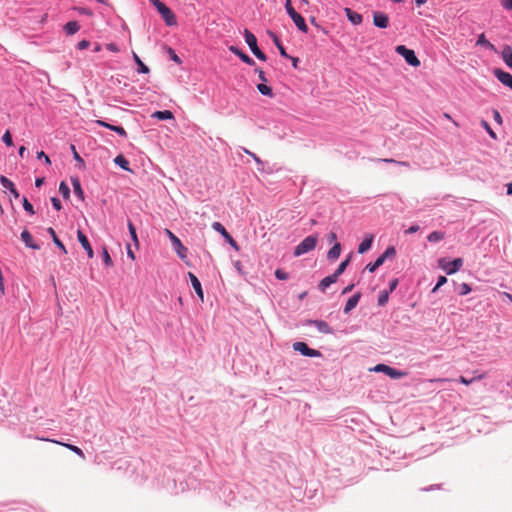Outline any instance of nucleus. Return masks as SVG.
Listing matches in <instances>:
<instances>
[{"label":"nucleus","mask_w":512,"mask_h":512,"mask_svg":"<svg viewBox=\"0 0 512 512\" xmlns=\"http://www.w3.org/2000/svg\"><path fill=\"white\" fill-rule=\"evenodd\" d=\"M114 163L121 167L123 170L132 172V170L129 168L128 160L122 154H119L114 158Z\"/></svg>","instance_id":"obj_27"},{"label":"nucleus","mask_w":512,"mask_h":512,"mask_svg":"<svg viewBox=\"0 0 512 512\" xmlns=\"http://www.w3.org/2000/svg\"><path fill=\"white\" fill-rule=\"evenodd\" d=\"M244 38H245V41H246L247 45L249 46L251 52L255 55V57L261 61H266V59H267L266 54L264 52H262L260 50V48L258 47L257 38L255 37V35L252 32H250L248 29H245L244 30Z\"/></svg>","instance_id":"obj_2"},{"label":"nucleus","mask_w":512,"mask_h":512,"mask_svg":"<svg viewBox=\"0 0 512 512\" xmlns=\"http://www.w3.org/2000/svg\"><path fill=\"white\" fill-rule=\"evenodd\" d=\"M21 240L25 243V245L28 248H31L34 250L40 249V246L34 242L31 233L27 229L23 230V232L21 233Z\"/></svg>","instance_id":"obj_17"},{"label":"nucleus","mask_w":512,"mask_h":512,"mask_svg":"<svg viewBox=\"0 0 512 512\" xmlns=\"http://www.w3.org/2000/svg\"><path fill=\"white\" fill-rule=\"evenodd\" d=\"M257 89L259 90V92L262 94V95H270L272 94V89L271 87L267 86L266 84L264 83H260L257 85Z\"/></svg>","instance_id":"obj_40"},{"label":"nucleus","mask_w":512,"mask_h":512,"mask_svg":"<svg viewBox=\"0 0 512 512\" xmlns=\"http://www.w3.org/2000/svg\"><path fill=\"white\" fill-rule=\"evenodd\" d=\"M267 34L271 37V39L274 42L275 46L279 50L280 55L282 57H284V58H291V56L287 54L286 49L282 45L279 37L274 32H272L270 30L267 31Z\"/></svg>","instance_id":"obj_16"},{"label":"nucleus","mask_w":512,"mask_h":512,"mask_svg":"<svg viewBox=\"0 0 512 512\" xmlns=\"http://www.w3.org/2000/svg\"><path fill=\"white\" fill-rule=\"evenodd\" d=\"M47 231H48V233L51 235V237H52L53 242L55 243V245H56L57 247H59V248L62 250V252H63V253H65V254H66V253H67V250H66V248H65L64 244L62 243V241L58 238V236H57V234H56L55 230H54L52 227H49V228L47 229Z\"/></svg>","instance_id":"obj_28"},{"label":"nucleus","mask_w":512,"mask_h":512,"mask_svg":"<svg viewBox=\"0 0 512 512\" xmlns=\"http://www.w3.org/2000/svg\"><path fill=\"white\" fill-rule=\"evenodd\" d=\"M157 11L167 26H175L177 24L174 12L165 4H163Z\"/></svg>","instance_id":"obj_8"},{"label":"nucleus","mask_w":512,"mask_h":512,"mask_svg":"<svg viewBox=\"0 0 512 512\" xmlns=\"http://www.w3.org/2000/svg\"><path fill=\"white\" fill-rule=\"evenodd\" d=\"M501 4L507 10L512 9V0H501Z\"/></svg>","instance_id":"obj_58"},{"label":"nucleus","mask_w":512,"mask_h":512,"mask_svg":"<svg viewBox=\"0 0 512 512\" xmlns=\"http://www.w3.org/2000/svg\"><path fill=\"white\" fill-rule=\"evenodd\" d=\"M188 277H189V279L191 281L192 287L194 288L196 294L201 299V301H203L204 300V293H203V289H202V286H201V283H200L199 279L192 272H188Z\"/></svg>","instance_id":"obj_15"},{"label":"nucleus","mask_w":512,"mask_h":512,"mask_svg":"<svg viewBox=\"0 0 512 512\" xmlns=\"http://www.w3.org/2000/svg\"><path fill=\"white\" fill-rule=\"evenodd\" d=\"M212 228L216 232L220 233L223 237H225V235L228 234L227 230L220 222L212 223Z\"/></svg>","instance_id":"obj_39"},{"label":"nucleus","mask_w":512,"mask_h":512,"mask_svg":"<svg viewBox=\"0 0 512 512\" xmlns=\"http://www.w3.org/2000/svg\"><path fill=\"white\" fill-rule=\"evenodd\" d=\"M285 9H286L288 15L290 16V18L293 20V22L297 26V28L300 31L306 33L308 31V26L305 22V19L302 17L301 14L296 12V10L293 8L291 0L286 1Z\"/></svg>","instance_id":"obj_3"},{"label":"nucleus","mask_w":512,"mask_h":512,"mask_svg":"<svg viewBox=\"0 0 512 512\" xmlns=\"http://www.w3.org/2000/svg\"><path fill=\"white\" fill-rule=\"evenodd\" d=\"M110 130L115 131L116 133H118L122 137H126L127 136L126 130L123 127H121V126L111 125Z\"/></svg>","instance_id":"obj_50"},{"label":"nucleus","mask_w":512,"mask_h":512,"mask_svg":"<svg viewBox=\"0 0 512 512\" xmlns=\"http://www.w3.org/2000/svg\"><path fill=\"white\" fill-rule=\"evenodd\" d=\"M494 76L505 86L512 88V75L499 68L494 69Z\"/></svg>","instance_id":"obj_10"},{"label":"nucleus","mask_w":512,"mask_h":512,"mask_svg":"<svg viewBox=\"0 0 512 512\" xmlns=\"http://www.w3.org/2000/svg\"><path fill=\"white\" fill-rule=\"evenodd\" d=\"M328 240L329 242H333V243H336L337 242V235L335 232H330L329 235H328Z\"/></svg>","instance_id":"obj_63"},{"label":"nucleus","mask_w":512,"mask_h":512,"mask_svg":"<svg viewBox=\"0 0 512 512\" xmlns=\"http://www.w3.org/2000/svg\"><path fill=\"white\" fill-rule=\"evenodd\" d=\"M275 277L279 280H287L289 278V274L281 269H277L275 271Z\"/></svg>","instance_id":"obj_49"},{"label":"nucleus","mask_w":512,"mask_h":512,"mask_svg":"<svg viewBox=\"0 0 512 512\" xmlns=\"http://www.w3.org/2000/svg\"><path fill=\"white\" fill-rule=\"evenodd\" d=\"M133 58H134V61L135 63L137 64L138 66V72L139 73H148L149 72V68L147 65H145L141 59L139 58V56L136 54V53H133Z\"/></svg>","instance_id":"obj_31"},{"label":"nucleus","mask_w":512,"mask_h":512,"mask_svg":"<svg viewBox=\"0 0 512 512\" xmlns=\"http://www.w3.org/2000/svg\"><path fill=\"white\" fill-rule=\"evenodd\" d=\"M51 203L57 211L62 209L61 201L57 197H52Z\"/></svg>","instance_id":"obj_55"},{"label":"nucleus","mask_w":512,"mask_h":512,"mask_svg":"<svg viewBox=\"0 0 512 512\" xmlns=\"http://www.w3.org/2000/svg\"><path fill=\"white\" fill-rule=\"evenodd\" d=\"M344 12L346 14V17L352 24L359 25L362 23L363 17L361 14L353 11L351 8H345Z\"/></svg>","instance_id":"obj_18"},{"label":"nucleus","mask_w":512,"mask_h":512,"mask_svg":"<svg viewBox=\"0 0 512 512\" xmlns=\"http://www.w3.org/2000/svg\"><path fill=\"white\" fill-rule=\"evenodd\" d=\"M152 117L157 118L159 120H167V119H172L173 114L169 110L156 111L152 114Z\"/></svg>","instance_id":"obj_30"},{"label":"nucleus","mask_w":512,"mask_h":512,"mask_svg":"<svg viewBox=\"0 0 512 512\" xmlns=\"http://www.w3.org/2000/svg\"><path fill=\"white\" fill-rule=\"evenodd\" d=\"M41 157H44V161L46 164H48V165L51 164L50 158L43 151H40L37 153V158L41 159Z\"/></svg>","instance_id":"obj_57"},{"label":"nucleus","mask_w":512,"mask_h":512,"mask_svg":"<svg viewBox=\"0 0 512 512\" xmlns=\"http://www.w3.org/2000/svg\"><path fill=\"white\" fill-rule=\"evenodd\" d=\"M373 23L376 27L385 29L389 25V17L387 14L383 12H374L373 13Z\"/></svg>","instance_id":"obj_11"},{"label":"nucleus","mask_w":512,"mask_h":512,"mask_svg":"<svg viewBox=\"0 0 512 512\" xmlns=\"http://www.w3.org/2000/svg\"><path fill=\"white\" fill-rule=\"evenodd\" d=\"M388 299H389V292L383 291L379 295L378 304L380 306H384L388 302Z\"/></svg>","instance_id":"obj_44"},{"label":"nucleus","mask_w":512,"mask_h":512,"mask_svg":"<svg viewBox=\"0 0 512 512\" xmlns=\"http://www.w3.org/2000/svg\"><path fill=\"white\" fill-rule=\"evenodd\" d=\"M79 14L86 15V16H92L93 11L90 8L86 7H75L74 8Z\"/></svg>","instance_id":"obj_46"},{"label":"nucleus","mask_w":512,"mask_h":512,"mask_svg":"<svg viewBox=\"0 0 512 512\" xmlns=\"http://www.w3.org/2000/svg\"><path fill=\"white\" fill-rule=\"evenodd\" d=\"M224 238L233 249H235L236 251H239V246H238L237 242L233 239V237L229 233L226 234Z\"/></svg>","instance_id":"obj_45"},{"label":"nucleus","mask_w":512,"mask_h":512,"mask_svg":"<svg viewBox=\"0 0 512 512\" xmlns=\"http://www.w3.org/2000/svg\"><path fill=\"white\" fill-rule=\"evenodd\" d=\"M128 229H129L132 240L134 241L135 244H138L136 228L131 221L128 222Z\"/></svg>","instance_id":"obj_41"},{"label":"nucleus","mask_w":512,"mask_h":512,"mask_svg":"<svg viewBox=\"0 0 512 512\" xmlns=\"http://www.w3.org/2000/svg\"><path fill=\"white\" fill-rule=\"evenodd\" d=\"M395 50L409 65L413 67H418L420 65V61L414 50L407 48L405 45H398Z\"/></svg>","instance_id":"obj_5"},{"label":"nucleus","mask_w":512,"mask_h":512,"mask_svg":"<svg viewBox=\"0 0 512 512\" xmlns=\"http://www.w3.org/2000/svg\"><path fill=\"white\" fill-rule=\"evenodd\" d=\"M502 59L505 64L512 69V48L509 45L504 46L502 50Z\"/></svg>","instance_id":"obj_23"},{"label":"nucleus","mask_w":512,"mask_h":512,"mask_svg":"<svg viewBox=\"0 0 512 512\" xmlns=\"http://www.w3.org/2000/svg\"><path fill=\"white\" fill-rule=\"evenodd\" d=\"M0 183L5 189L10 191V193L13 195L14 198L17 199L19 197V193H18L17 189L15 188L14 183L11 180H9L7 177L0 176Z\"/></svg>","instance_id":"obj_19"},{"label":"nucleus","mask_w":512,"mask_h":512,"mask_svg":"<svg viewBox=\"0 0 512 512\" xmlns=\"http://www.w3.org/2000/svg\"><path fill=\"white\" fill-rule=\"evenodd\" d=\"M71 150L73 152L74 159L80 164V167L81 168L84 167V161L81 158V156L78 154V152L76 151V148L74 145H71Z\"/></svg>","instance_id":"obj_47"},{"label":"nucleus","mask_w":512,"mask_h":512,"mask_svg":"<svg viewBox=\"0 0 512 512\" xmlns=\"http://www.w3.org/2000/svg\"><path fill=\"white\" fill-rule=\"evenodd\" d=\"M308 323L314 325L318 329V331L323 334L333 333L328 323L323 320H310Z\"/></svg>","instance_id":"obj_20"},{"label":"nucleus","mask_w":512,"mask_h":512,"mask_svg":"<svg viewBox=\"0 0 512 512\" xmlns=\"http://www.w3.org/2000/svg\"><path fill=\"white\" fill-rule=\"evenodd\" d=\"M102 256H103V261L106 266H108V267L113 266L112 258H111L106 247H103V249H102Z\"/></svg>","instance_id":"obj_37"},{"label":"nucleus","mask_w":512,"mask_h":512,"mask_svg":"<svg viewBox=\"0 0 512 512\" xmlns=\"http://www.w3.org/2000/svg\"><path fill=\"white\" fill-rule=\"evenodd\" d=\"M256 72H258L259 79L263 82H267V78L265 77V73L261 69H256Z\"/></svg>","instance_id":"obj_61"},{"label":"nucleus","mask_w":512,"mask_h":512,"mask_svg":"<svg viewBox=\"0 0 512 512\" xmlns=\"http://www.w3.org/2000/svg\"><path fill=\"white\" fill-rule=\"evenodd\" d=\"M485 377V374H478L477 376H475L474 378L472 379H467L465 378L464 376H460L459 377V382L464 384V385H470L473 381L475 380H481Z\"/></svg>","instance_id":"obj_35"},{"label":"nucleus","mask_w":512,"mask_h":512,"mask_svg":"<svg viewBox=\"0 0 512 512\" xmlns=\"http://www.w3.org/2000/svg\"><path fill=\"white\" fill-rule=\"evenodd\" d=\"M2 140L7 146H13V140L10 131H6L4 133Z\"/></svg>","instance_id":"obj_48"},{"label":"nucleus","mask_w":512,"mask_h":512,"mask_svg":"<svg viewBox=\"0 0 512 512\" xmlns=\"http://www.w3.org/2000/svg\"><path fill=\"white\" fill-rule=\"evenodd\" d=\"M361 294L356 293L355 295L351 296L348 301L346 302V305L344 307V313L348 314L352 309H354L360 300Z\"/></svg>","instance_id":"obj_21"},{"label":"nucleus","mask_w":512,"mask_h":512,"mask_svg":"<svg viewBox=\"0 0 512 512\" xmlns=\"http://www.w3.org/2000/svg\"><path fill=\"white\" fill-rule=\"evenodd\" d=\"M149 1L157 10L164 4L160 0H149Z\"/></svg>","instance_id":"obj_62"},{"label":"nucleus","mask_w":512,"mask_h":512,"mask_svg":"<svg viewBox=\"0 0 512 512\" xmlns=\"http://www.w3.org/2000/svg\"><path fill=\"white\" fill-rule=\"evenodd\" d=\"M398 285V279H393L389 284V292H392L394 289H396Z\"/></svg>","instance_id":"obj_60"},{"label":"nucleus","mask_w":512,"mask_h":512,"mask_svg":"<svg viewBox=\"0 0 512 512\" xmlns=\"http://www.w3.org/2000/svg\"><path fill=\"white\" fill-rule=\"evenodd\" d=\"M168 54L170 56V59L172 61H174L175 63H178L180 64L181 63V59L179 58V56L175 53V51L172 49V48H168Z\"/></svg>","instance_id":"obj_51"},{"label":"nucleus","mask_w":512,"mask_h":512,"mask_svg":"<svg viewBox=\"0 0 512 512\" xmlns=\"http://www.w3.org/2000/svg\"><path fill=\"white\" fill-rule=\"evenodd\" d=\"M476 45L478 46H483V47H486L490 50H493L494 49V45L491 44L485 37V35L482 33L479 35L478 39H477V42H476Z\"/></svg>","instance_id":"obj_33"},{"label":"nucleus","mask_w":512,"mask_h":512,"mask_svg":"<svg viewBox=\"0 0 512 512\" xmlns=\"http://www.w3.org/2000/svg\"><path fill=\"white\" fill-rule=\"evenodd\" d=\"M470 292H471V287H470V285H469V284H467V283H462V284L460 285V291H459L460 295H466V294H468V293H470Z\"/></svg>","instance_id":"obj_52"},{"label":"nucleus","mask_w":512,"mask_h":512,"mask_svg":"<svg viewBox=\"0 0 512 512\" xmlns=\"http://www.w3.org/2000/svg\"><path fill=\"white\" fill-rule=\"evenodd\" d=\"M385 262V260L383 259V257L379 256L374 263H369L367 266H366V269L373 273L374 271H376L383 263Z\"/></svg>","instance_id":"obj_32"},{"label":"nucleus","mask_w":512,"mask_h":512,"mask_svg":"<svg viewBox=\"0 0 512 512\" xmlns=\"http://www.w3.org/2000/svg\"><path fill=\"white\" fill-rule=\"evenodd\" d=\"M22 203L25 211H27L31 215L35 213L33 205L28 201L26 197L23 198Z\"/></svg>","instance_id":"obj_43"},{"label":"nucleus","mask_w":512,"mask_h":512,"mask_svg":"<svg viewBox=\"0 0 512 512\" xmlns=\"http://www.w3.org/2000/svg\"><path fill=\"white\" fill-rule=\"evenodd\" d=\"M59 192L62 194L63 198H65V199H68L70 196V188L64 181H62L59 185Z\"/></svg>","instance_id":"obj_36"},{"label":"nucleus","mask_w":512,"mask_h":512,"mask_svg":"<svg viewBox=\"0 0 512 512\" xmlns=\"http://www.w3.org/2000/svg\"><path fill=\"white\" fill-rule=\"evenodd\" d=\"M229 50L237 55L244 63L252 66V65H255V61L246 53H244L240 48H238L237 46H230L229 47Z\"/></svg>","instance_id":"obj_14"},{"label":"nucleus","mask_w":512,"mask_h":512,"mask_svg":"<svg viewBox=\"0 0 512 512\" xmlns=\"http://www.w3.org/2000/svg\"><path fill=\"white\" fill-rule=\"evenodd\" d=\"M90 46V41L88 40H81L80 42H78L77 44V48L79 50H84V49H87L88 47Z\"/></svg>","instance_id":"obj_56"},{"label":"nucleus","mask_w":512,"mask_h":512,"mask_svg":"<svg viewBox=\"0 0 512 512\" xmlns=\"http://www.w3.org/2000/svg\"><path fill=\"white\" fill-rule=\"evenodd\" d=\"M463 265L461 258H457L451 262H447L445 259L439 260V266L446 271L447 274L456 273Z\"/></svg>","instance_id":"obj_7"},{"label":"nucleus","mask_w":512,"mask_h":512,"mask_svg":"<svg viewBox=\"0 0 512 512\" xmlns=\"http://www.w3.org/2000/svg\"><path fill=\"white\" fill-rule=\"evenodd\" d=\"M337 279L338 277L333 273L332 275H329L320 281L319 288L322 291H325L326 288H328L331 284L335 283Z\"/></svg>","instance_id":"obj_25"},{"label":"nucleus","mask_w":512,"mask_h":512,"mask_svg":"<svg viewBox=\"0 0 512 512\" xmlns=\"http://www.w3.org/2000/svg\"><path fill=\"white\" fill-rule=\"evenodd\" d=\"M444 238V233L440 231H433L427 237L429 242H438Z\"/></svg>","instance_id":"obj_34"},{"label":"nucleus","mask_w":512,"mask_h":512,"mask_svg":"<svg viewBox=\"0 0 512 512\" xmlns=\"http://www.w3.org/2000/svg\"><path fill=\"white\" fill-rule=\"evenodd\" d=\"M396 255V250L393 246H389L385 252L383 254H381L380 256L383 257L384 260H386L387 258H391V257H394Z\"/></svg>","instance_id":"obj_42"},{"label":"nucleus","mask_w":512,"mask_h":512,"mask_svg":"<svg viewBox=\"0 0 512 512\" xmlns=\"http://www.w3.org/2000/svg\"><path fill=\"white\" fill-rule=\"evenodd\" d=\"M293 349L295 351H299L304 356H308V357H320L321 356L320 351L309 348L305 342H295L293 344Z\"/></svg>","instance_id":"obj_9"},{"label":"nucleus","mask_w":512,"mask_h":512,"mask_svg":"<svg viewBox=\"0 0 512 512\" xmlns=\"http://www.w3.org/2000/svg\"><path fill=\"white\" fill-rule=\"evenodd\" d=\"M165 234L170 239L173 249L182 260L187 259L188 249L182 244L181 240L169 229H165Z\"/></svg>","instance_id":"obj_4"},{"label":"nucleus","mask_w":512,"mask_h":512,"mask_svg":"<svg viewBox=\"0 0 512 512\" xmlns=\"http://www.w3.org/2000/svg\"><path fill=\"white\" fill-rule=\"evenodd\" d=\"M446 282H447V278L445 276H440L438 278V282H437L436 286L433 288L432 292H436Z\"/></svg>","instance_id":"obj_53"},{"label":"nucleus","mask_w":512,"mask_h":512,"mask_svg":"<svg viewBox=\"0 0 512 512\" xmlns=\"http://www.w3.org/2000/svg\"><path fill=\"white\" fill-rule=\"evenodd\" d=\"M341 253V245L340 243H334L333 247L328 251L327 258L329 260H336L339 258Z\"/></svg>","instance_id":"obj_26"},{"label":"nucleus","mask_w":512,"mask_h":512,"mask_svg":"<svg viewBox=\"0 0 512 512\" xmlns=\"http://www.w3.org/2000/svg\"><path fill=\"white\" fill-rule=\"evenodd\" d=\"M482 126L485 128V130L488 132V134L493 138V139H496V134L495 132L491 129V127L489 126V124L486 122V121H482Z\"/></svg>","instance_id":"obj_54"},{"label":"nucleus","mask_w":512,"mask_h":512,"mask_svg":"<svg viewBox=\"0 0 512 512\" xmlns=\"http://www.w3.org/2000/svg\"><path fill=\"white\" fill-rule=\"evenodd\" d=\"M63 29L67 35H73L79 31L80 25L77 21H69L64 25Z\"/></svg>","instance_id":"obj_24"},{"label":"nucleus","mask_w":512,"mask_h":512,"mask_svg":"<svg viewBox=\"0 0 512 512\" xmlns=\"http://www.w3.org/2000/svg\"><path fill=\"white\" fill-rule=\"evenodd\" d=\"M72 185H73V190H74L75 195L78 196L81 200H84V192L81 187L79 179L73 178Z\"/></svg>","instance_id":"obj_29"},{"label":"nucleus","mask_w":512,"mask_h":512,"mask_svg":"<svg viewBox=\"0 0 512 512\" xmlns=\"http://www.w3.org/2000/svg\"><path fill=\"white\" fill-rule=\"evenodd\" d=\"M39 439L43 440V441H50V442L56 443L58 445L64 446L67 449H69L70 451L74 452L76 455H78L81 459H85V455H84L83 451L79 447H77L75 445H72V444H69V443H63V442H60V441H57V440L48 439V438H39Z\"/></svg>","instance_id":"obj_13"},{"label":"nucleus","mask_w":512,"mask_h":512,"mask_svg":"<svg viewBox=\"0 0 512 512\" xmlns=\"http://www.w3.org/2000/svg\"><path fill=\"white\" fill-rule=\"evenodd\" d=\"M96 124H98L99 126L108 128V129H110V127H111V124H109V123H107L105 121H102V120H97Z\"/></svg>","instance_id":"obj_64"},{"label":"nucleus","mask_w":512,"mask_h":512,"mask_svg":"<svg viewBox=\"0 0 512 512\" xmlns=\"http://www.w3.org/2000/svg\"><path fill=\"white\" fill-rule=\"evenodd\" d=\"M318 242L316 235L307 236L294 249V256L298 257L315 249Z\"/></svg>","instance_id":"obj_1"},{"label":"nucleus","mask_w":512,"mask_h":512,"mask_svg":"<svg viewBox=\"0 0 512 512\" xmlns=\"http://www.w3.org/2000/svg\"><path fill=\"white\" fill-rule=\"evenodd\" d=\"M77 238H78V241L80 242L81 246L86 250L88 257L93 258L94 251L89 243L87 236L83 233V231H81V230L77 231Z\"/></svg>","instance_id":"obj_12"},{"label":"nucleus","mask_w":512,"mask_h":512,"mask_svg":"<svg viewBox=\"0 0 512 512\" xmlns=\"http://www.w3.org/2000/svg\"><path fill=\"white\" fill-rule=\"evenodd\" d=\"M374 236L372 234L366 236V238L359 244L358 253L363 254L370 250L373 243Z\"/></svg>","instance_id":"obj_22"},{"label":"nucleus","mask_w":512,"mask_h":512,"mask_svg":"<svg viewBox=\"0 0 512 512\" xmlns=\"http://www.w3.org/2000/svg\"><path fill=\"white\" fill-rule=\"evenodd\" d=\"M350 257L349 256L346 260L342 261L340 263V265L338 266V268L336 269V271L334 272V274L339 277L344 271L345 269L347 268L348 264H349V261H350Z\"/></svg>","instance_id":"obj_38"},{"label":"nucleus","mask_w":512,"mask_h":512,"mask_svg":"<svg viewBox=\"0 0 512 512\" xmlns=\"http://www.w3.org/2000/svg\"><path fill=\"white\" fill-rule=\"evenodd\" d=\"M372 370L375 372H382L392 379H400L407 375V372L397 370V369L390 367L386 364H378Z\"/></svg>","instance_id":"obj_6"},{"label":"nucleus","mask_w":512,"mask_h":512,"mask_svg":"<svg viewBox=\"0 0 512 512\" xmlns=\"http://www.w3.org/2000/svg\"><path fill=\"white\" fill-rule=\"evenodd\" d=\"M420 227L418 225H412L411 227H409L406 231H405V234H412V233H416L417 231H419Z\"/></svg>","instance_id":"obj_59"}]
</instances>
